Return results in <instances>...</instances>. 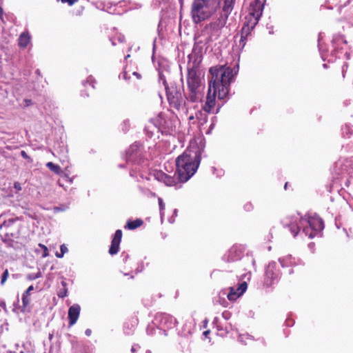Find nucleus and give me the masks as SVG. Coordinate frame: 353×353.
<instances>
[{
    "label": "nucleus",
    "mask_w": 353,
    "mask_h": 353,
    "mask_svg": "<svg viewBox=\"0 0 353 353\" xmlns=\"http://www.w3.org/2000/svg\"><path fill=\"white\" fill-rule=\"evenodd\" d=\"M279 262L282 267H285L292 263L291 256H287L283 258L279 259Z\"/></svg>",
    "instance_id": "nucleus-25"
},
{
    "label": "nucleus",
    "mask_w": 353,
    "mask_h": 353,
    "mask_svg": "<svg viewBox=\"0 0 353 353\" xmlns=\"http://www.w3.org/2000/svg\"><path fill=\"white\" fill-rule=\"evenodd\" d=\"M46 167L57 174L60 175L63 173L61 167L59 165L54 164L52 162H48L46 163Z\"/></svg>",
    "instance_id": "nucleus-24"
},
{
    "label": "nucleus",
    "mask_w": 353,
    "mask_h": 353,
    "mask_svg": "<svg viewBox=\"0 0 353 353\" xmlns=\"http://www.w3.org/2000/svg\"><path fill=\"white\" fill-rule=\"evenodd\" d=\"M154 177L158 181L165 183L167 186H174L181 182V181H179V175L176 172L174 176H170L162 171H158L155 172Z\"/></svg>",
    "instance_id": "nucleus-13"
},
{
    "label": "nucleus",
    "mask_w": 353,
    "mask_h": 353,
    "mask_svg": "<svg viewBox=\"0 0 353 353\" xmlns=\"http://www.w3.org/2000/svg\"><path fill=\"white\" fill-rule=\"evenodd\" d=\"M341 42L343 43H347V41L341 36H337V37L333 38V39L332 41V46L334 48V52L338 53L337 52V50L336 49L335 44L341 43Z\"/></svg>",
    "instance_id": "nucleus-26"
},
{
    "label": "nucleus",
    "mask_w": 353,
    "mask_h": 353,
    "mask_svg": "<svg viewBox=\"0 0 353 353\" xmlns=\"http://www.w3.org/2000/svg\"><path fill=\"white\" fill-rule=\"evenodd\" d=\"M21 225H19L15 232H6L4 236L2 237V241L6 244L7 248H12L14 250H17L21 248V243L18 241H14L12 237H17L20 233Z\"/></svg>",
    "instance_id": "nucleus-11"
},
{
    "label": "nucleus",
    "mask_w": 353,
    "mask_h": 353,
    "mask_svg": "<svg viewBox=\"0 0 353 353\" xmlns=\"http://www.w3.org/2000/svg\"><path fill=\"white\" fill-rule=\"evenodd\" d=\"M201 151L199 148L185 151L176 159V173L181 183L186 182L197 170L201 162Z\"/></svg>",
    "instance_id": "nucleus-3"
},
{
    "label": "nucleus",
    "mask_w": 353,
    "mask_h": 353,
    "mask_svg": "<svg viewBox=\"0 0 353 353\" xmlns=\"http://www.w3.org/2000/svg\"><path fill=\"white\" fill-rule=\"evenodd\" d=\"M284 228H288L294 236H296L301 229L308 236L314 238L316 234L324 228V223L317 214L308 215L307 217L301 216L299 214L286 216L281 221Z\"/></svg>",
    "instance_id": "nucleus-1"
},
{
    "label": "nucleus",
    "mask_w": 353,
    "mask_h": 353,
    "mask_svg": "<svg viewBox=\"0 0 353 353\" xmlns=\"http://www.w3.org/2000/svg\"><path fill=\"white\" fill-rule=\"evenodd\" d=\"M244 339V336L240 335L239 336V341L242 343H244V339Z\"/></svg>",
    "instance_id": "nucleus-47"
},
{
    "label": "nucleus",
    "mask_w": 353,
    "mask_h": 353,
    "mask_svg": "<svg viewBox=\"0 0 353 353\" xmlns=\"http://www.w3.org/2000/svg\"><path fill=\"white\" fill-rule=\"evenodd\" d=\"M36 73H37V74H40V71H39V70H36Z\"/></svg>",
    "instance_id": "nucleus-58"
},
{
    "label": "nucleus",
    "mask_w": 353,
    "mask_h": 353,
    "mask_svg": "<svg viewBox=\"0 0 353 353\" xmlns=\"http://www.w3.org/2000/svg\"><path fill=\"white\" fill-rule=\"evenodd\" d=\"M248 285L245 282L241 283L236 291L231 288L230 292L228 294V298L230 301L236 300L239 296L242 295L247 290Z\"/></svg>",
    "instance_id": "nucleus-19"
},
{
    "label": "nucleus",
    "mask_w": 353,
    "mask_h": 353,
    "mask_svg": "<svg viewBox=\"0 0 353 353\" xmlns=\"http://www.w3.org/2000/svg\"><path fill=\"white\" fill-rule=\"evenodd\" d=\"M170 105L177 110H185V101L182 97L181 87L175 83L171 82L165 88Z\"/></svg>",
    "instance_id": "nucleus-9"
},
{
    "label": "nucleus",
    "mask_w": 353,
    "mask_h": 353,
    "mask_svg": "<svg viewBox=\"0 0 353 353\" xmlns=\"http://www.w3.org/2000/svg\"><path fill=\"white\" fill-rule=\"evenodd\" d=\"M24 101H25L26 105H30L32 104V101L30 99H25Z\"/></svg>",
    "instance_id": "nucleus-49"
},
{
    "label": "nucleus",
    "mask_w": 353,
    "mask_h": 353,
    "mask_svg": "<svg viewBox=\"0 0 353 353\" xmlns=\"http://www.w3.org/2000/svg\"><path fill=\"white\" fill-rule=\"evenodd\" d=\"M20 153H21V156L23 158L28 159L30 163L32 162V159L28 155V154L26 153V151L21 150Z\"/></svg>",
    "instance_id": "nucleus-36"
},
{
    "label": "nucleus",
    "mask_w": 353,
    "mask_h": 353,
    "mask_svg": "<svg viewBox=\"0 0 353 353\" xmlns=\"http://www.w3.org/2000/svg\"><path fill=\"white\" fill-rule=\"evenodd\" d=\"M80 311L81 307L78 304H74L70 307L68 310V319L70 326H72L77 323L80 314Z\"/></svg>",
    "instance_id": "nucleus-18"
},
{
    "label": "nucleus",
    "mask_w": 353,
    "mask_h": 353,
    "mask_svg": "<svg viewBox=\"0 0 353 353\" xmlns=\"http://www.w3.org/2000/svg\"><path fill=\"white\" fill-rule=\"evenodd\" d=\"M39 247H41V248H43V250H44V254H43V256H48V250L47 247H46V245H43V244H41V243H40V244H39Z\"/></svg>",
    "instance_id": "nucleus-39"
},
{
    "label": "nucleus",
    "mask_w": 353,
    "mask_h": 353,
    "mask_svg": "<svg viewBox=\"0 0 353 353\" xmlns=\"http://www.w3.org/2000/svg\"><path fill=\"white\" fill-rule=\"evenodd\" d=\"M63 3H68L69 5H72L76 1V0H60Z\"/></svg>",
    "instance_id": "nucleus-43"
},
{
    "label": "nucleus",
    "mask_w": 353,
    "mask_h": 353,
    "mask_svg": "<svg viewBox=\"0 0 353 353\" xmlns=\"http://www.w3.org/2000/svg\"><path fill=\"white\" fill-rule=\"evenodd\" d=\"M116 40H117L119 43H122L125 40V37L123 35L119 34L117 37H114V39H111L112 46L116 45Z\"/></svg>",
    "instance_id": "nucleus-30"
},
{
    "label": "nucleus",
    "mask_w": 353,
    "mask_h": 353,
    "mask_svg": "<svg viewBox=\"0 0 353 353\" xmlns=\"http://www.w3.org/2000/svg\"><path fill=\"white\" fill-rule=\"evenodd\" d=\"M125 159L128 164H132L130 175L132 177H137V173L143 178L141 173L140 163L141 161V151L140 145L137 143L132 144L126 151Z\"/></svg>",
    "instance_id": "nucleus-8"
},
{
    "label": "nucleus",
    "mask_w": 353,
    "mask_h": 353,
    "mask_svg": "<svg viewBox=\"0 0 353 353\" xmlns=\"http://www.w3.org/2000/svg\"><path fill=\"white\" fill-rule=\"evenodd\" d=\"M31 37L28 32H22L18 39V44L20 48H25L30 41Z\"/></svg>",
    "instance_id": "nucleus-22"
},
{
    "label": "nucleus",
    "mask_w": 353,
    "mask_h": 353,
    "mask_svg": "<svg viewBox=\"0 0 353 353\" xmlns=\"http://www.w3.org/2000/svg\"><path fill=\"white\" fill-rule=\"evenodd\" d=\"M94 79L92 78V77H91V76H90V77H89L88 78V80H87L86 81H84V82L83 83V86H85H85H86V84H89L90 86H92V88H94Z\"/></svg>",
    "instance_id": "nucleus-32"
},
{
    "label": "nucleus",
    "mask_w": 353,
    "mask_h": 353,
    "mask_svg": "<svg viewBox=\"0 0 353 353\" xmlns=\"http://www.w3.org/2000/svg\"><path fill=\"white\" fill-rule=\"evenodd\" d=\"M158 202H159V205L161 219V221H163V216L164 215L165 204L163 203V199L160 197L158 199Z\"/></svg>",
    "instance_id": "nucleus-28"
},
{
    "label": "nucleus",
    "mask_w": 353,
    "mask_h": 353,
    "mask_svg": "<svg viewBox=\"0 0 353 353\" xmlns=\"http://www.w3.org/2000/svg\"><path fill=\"white\" fill-rule=\"evenodd\" d=\"M125 332L127 333L128 334H130V332H127L125 330Z\"/></svg>",
    "instance_id": "nucleus-63"
},
{
    "label": "nucleus",
    "mask_w": 353,
    "mask_h": 353,
    "mask_svg": "<svg viewBox=\"0 0 353 353\" xmlns=\"http://www.w3.org/2000/svg\"><path fill=\"white\" fill-rule=\"evenodd\" d=\"M63 255H64V254H63V253H61H61H59V252H57V253H56V256H57V258H62V257L63 256Z\"/></svg>",
    "instance_id": "nucleus-50"
},
{
    "label": "nucleus",
    "mask_w": 353,
    "mask_h": 353,
    "mask_svg": "<svg viewBox=\"0 0 353 353\" xmlns=\"http://www.w3.org/2000/svg\"><path fill=\"white\" fill-rule=\"evenodd\" d=\"M191 334V331L190 330H188L187 334H184L183 336H188V335H190Z\"/></svg>",
    "instance_id": "nucleus-54"
},
{
    "label": "nucleus",
    "mask_w": 353,
    "mask_h": 353,
    "mask_svg": "<svg viewBox=\"0 0 353 353\" xmlns=\"http://www.w3.org/2000/svg\"><path fill=\"white\" fill-rule=\"evenodd\" d=\"M323 67L324 68H327V65L326 64H323Z\"/></svg>",
    "instance_id": "nucleus-64"
},
{
    "label": "nucleus",
    "mask_w": 353,
    "mask_h": 353,
    "mask_svg": "<svg viewBox=\"0 0 353 353\" xmlns=\"http://www.w3.org/2000/svg\"><path fill=\"white\" fill-rule=\"evenodd\" d=\"M285 323L287 326H292L294 323L293 321L291 319H287L285 321Z\"/></svg>",
    "instance_id": "nucleus-45"
},
{
    "label": "nucleus",
    "mask_w": 353,
    "mask_h": 353,
    "mask_svg": "<svg viewBox=\"0 0 353 353\" xmlns=\"http://www.w3.org/2000/svg\"><path fill=\"white\" fill-rule=\"evenodd\" d=\"M188 62L187 65L188 72H202L200 70L201 57L196 53L188 55Z\"/></svg>",
    "instance_id": "nucleus-14"
},
{
    "label": "nucleus",
    "mask_w": 353,
    "mask_h": 353,
    "mask_svg": "<svg viewBox=\"0 0 353 353\" xmlns=\"http://www.w3.org/2000/svg\"><path fill=\"white\" fill-rule=\"evenodd\" d=\"M238 68L239 66L236 65ZM238 69L235 70L233 68L225 67L223 65L212 67L210 69L212 74V79L209 82L210 91L214 90L217 92V97L220 100H224L228 98L230 92V86L234 79Z\"/></svg>",
    "instance_id": "nucleus-2"
},
{
    "label": "nucleus",
    "mask_w": 353,
    "mask_h": 353,
    "mask_svg": "<svg viewBox=\"0 0 353 353\" xmlns=\"http://www.w3.org/2000/svg\"><path fill=\"white\" fill-rule=\"evenodd\" d=\"M236 0H223V3L216 9L212 20L205 25L204 30L207 31L212 39L214 36L218 37L222 28L225 26L228 17L234 9Z\"/></svg>",
    "instance_id": "nucleus-4"
},
{
    "label": "nucleus",
    "mask_w": 353,
    "mask_h": 353,
    "mask_svg": "<svg viewBox=\"0 0 353 353\" xmlns=\"http://www.w3.org/2000/svg\"><path fill=\"white\" fill-rule=\"evenodd\" d=\"M208 331L204 332V334H208Z\"/></svg>",
    "instance_id": "nucleus-62"
},
{
    "label": "nucleus",
    "mask_w": 353,
    "mask_h": 353,
    "mask_svg": "<svg viewBox=\"0 0 353 353\" xmlns=\"http://www.w3.org/2000/svg\"><path fill=\"white\" fill-rule=\"evenodd\" d=\"M139 189L140 192L144 195H148L149 194H152V192L148 188H144L141 186H139Z\"/></svg>",
    "instance_id": "nucleus-35"
},
{
    "label": "nucleus",
    "mask_w": 353,
    "mask_h": 353,
    "mask_svg": "<svg viewBox=\"0 0 353 353\" xmlns=\"http://www.w3.org/2000/svg\"><path fill=\"white\" fill-rule=\"evenodd\" d=\"M352 1H353V0H348V1H347V3H352Z\"/></svg>",
    "instance_id": "nucleus-60"
},
{
    "label": "nucleus",
    "mask_w": 353,
    "mask_h": 353,
    "mask_svg": "<svg viewBox=\"0 0 353 353\" xmlns=\"http://www.w3.org/2000/svg\"><path fill=\"white\" fill-rule=\"evenodd\" d=\"M121 257L122 258L123 262H126L129 256L127 253L123 252L121 253Z\"/></svg>",
    "instance_id": "nucleus-41"
},
{
    "label": "nucleus",
    "mask_w": 353,
    "mask_h": 353,
    "mask_svg": "<svg viewBox=\"0 0 353 353\" xmlns=\"http://www.w3.org/2000/svg\"><path fill=\"white\" fill-rule=\"evenodd\" d=\"M41 276V272H38L36 274H30L28 275V280H35L38 278H40Z\"/></svg>",
    "instance_id": "nucleus-31"
},
{
    "label": "nucleus",
    "mask_w": 353,
    "mask_h": 353,
    "mask_svg": "<svg viewBox=\"0 0 353 353\" xmlns=\"http://www.w3.org/2000/svg\"><path fill=\"white\" fill-rule=\"evenodd\" d=\"M9 276V273H8V270H6L2 276H1V285H3L4 283L6 282V281L7 280L8 277Z\"/></svg>",
    "instance_id": "nucleus-34"
},
{
    "label": "nucleus",
    "mask_w": 353,
    "mask_h": 353,
    "mask_svg": "<svg viewBox=\"0 0 353 353\" xmlns=\"http://www.w3.org/2000/svg\"><path fill=\"white\" fill-rule=\"evenodd\" d=\"M60 250L61 252L63 253V254L68 251L67 247L64 244L61 245Z\"/></svg>",
    "instance_id": "nucleus-40"
},
{
    "label": "nucleus",
    "mask_w": 353,
    "mask_h": 353,
    "mask_svg": "<svg viewBox=\"0 0 353 353\" xmlns=\"http://www.w3.org/2000/svg\"><path fill=\"white\" fill-rule=\"evenodd\" d=\"M130 57V54H128L127 56L125 57V59H127L128 58H129Z\"/></svg>",
    "instance_id": "nucleus-59"
},
{
    "label": "nucleus",
    "mask_w": 353,
    "mask_h": 353,
    "mask_svg": "<svg viewBox=\"0 0 353 353\" xmlns=\"http://www.w3.org/2000/svg\"><path fill=\"white\" fill-rule=\"evenodd\" d=\"M123 77L125 79H127L128 78V74H127V72H123Z\"/></svg>",
    "instance_id": "nucleus-52"
},
{
    "label": "nucleus",
    "mask_w": 353,
    "mask_h": 353,
    "mask_svg": "<svg viewBox=\"0 0 353 353\" xmlns=\"http://www.w3.org/2000/svg\"><path fill=\"white\" fill-rule=\"evenodd\" d=\"M159 83H162V84L164 85L165 88L170 85V83H168L167 82L165 77L161 72H159Z\"/></svg>",
    "instance_id": "nucleus-29"
},
{
    "label": "nucleus",
    "mask_w": 353,
    "mask_h": 353,
    "mask_svg": "<svg viewBox=\"0 0 353 353\" xmlns=\"http://www.w3.org/2000/svg\"><path fill=\"white\" fill-rule=\"evenodd\" d=\"M202 72H188V93L186 99L191 102H196L201 98Z\"/></svg>",
    "instance_id": "nucleus-7"
},
{
    "label": "nucleus",
    "mask_w": 353,
    "mask_h": 353,
    "mask_svg": "<svg viewBox=\"0 0 353 353\" xmlns=\"http://www.w3.org/2000/svg\"><path fill=\"white\" fill-rule=\"evenodd\" d=\"M139 348H140L139 345H134L132 346L131 352L132 353L135 352Z\"/></svg>",
    "instance_id": "nucleus-44"
},
{
    "label": "nucleus",
    "mask_w": 353,
    "mask_h": 353,
    "mask_svg": "<svg viewBox=\"0 0 353 353\" xmlns=\"http://www.w3.org/2000/svg\"><path fill=\"white\" fill-rule=\"evenodd\" d=\"M265 0H254L250 3L249 14L245 18V22L241 29L240 43L244 46L245 41L247 39L250 31L252 30L258 23L263 11Z\"/></svg>",
    "instance_id": "nucleus-6"
},
{
    "label": "nucleus",
    "mask_w": 353,
    "mask_h": 353,
    "mask_svg": "<svg viewBox=\"0 0 353 353\" xmlns=\"http://www.w3.org/2000/svg\"><path fill=\"white\" fill-rule=\"evenodd\" d=\"M157 330H158L157 326L152 323L151 325H148L146 328V332L149 335H154L155 334Z\"/></svg>",
    "instance_id": "nucleus-27"
},
{
    "label": "nucleus",
    "mask_w": 353,
    "mask_h": 353,
    "mask_svg": "<svg viewBox=\"0 0 353 353\" xmlns=\"http://www.w3.org/2000/svg\"><path fill=\"white\" fill-rule=\"evenodd\" d=\"M14 188L17 190V191H21L22 188H21V185L19 182L18 181H16L14 183Z\"/></svg>",
    "instance_id": "nucleus-38"
},
{
    "label": "nucleus",
    "mask_w": 353,
    "mask_h": 353,
    "mask_svg": "<svg viewBox=\"0 0 353 353\" xmlns=\"http://www.w3.org/2000/svg\"><path fill=\"white\" fill-rule=\"evenodd\" d=\"M122 238V231L121 230H117L114 235V237L112 240L111 245L109 249V254L110 255H114L118 253L119 250V245Z\"/></svg>",
    "instance_id": "nucleus-17"
},
{
    "label": "nucleus",
    "mask_w": 353,
    "mask_h": 353,
    "mask_svg": "<svg viewBox=\"0 0 353 353\" xmlns=\"http://www.w3.org/2000/svg\"><path fill=\"white\" fill-rule=\"evenodd\" d=\"M66 177L69 179V181H70V183H72V179H69V177H68V176H66Z\"/></svg>",
    "instance_id": "nucleus-61"
},
{
    "label": "nucleus",
    "mask_w": 353,
    "mask_h": 353,
    "mask_svg": "<svg viewBox=\"0 0 353 353\" xmlns=\"http://www.w3.org/2000/svg\"><path fill=\"white\" fill-rule=\"evenodd\" d=\"M177 323L174 316L163 312L156 314L153 320V323L157 326L159 332H162L165 336H167L166 330L174 327Z\"/></svg>",
    "instance_id": "nucleus-10"
},
{
    "label": "nucleus",
    "mask_w": 353,
    "mask_h": 353,
    "mask_svg": "<svg viewBox=\"0 0 353 353\" xmlns=\"http://www.w3.org/2000/svg\"><path fill=\"white\" fill-rule=\"evenodd\" d=\"M33 290H34L33 285H30L28 288V289L22 294V303H23V306L21 308L22 312H24L26 311V307L30 303V299H29L30 293Z\"/></svg>",
    "instance_id": "nucleus-21"
},
{
    "label": "nucleus",
    "mask_w": 353,
    "mask_h": 353,
    "mask_svg": "<svg viewBox=\"0 0 353 353\" xmlns=\"http://www.w3.org/2000/svg\"><path fill=\"white\" fill-rule=\"evenodd\" d=\"M67 294H68V289L67 288H63V291H61L58 293L59 297H61V298H63V297L66 296Z\"/></svg>",
    "instance_id": "nucleus-37"
},
{
    "label": "nucleus",
    "mask_w": 353,
    "mask_h": 353,
    "mask_svg": "<svg viewBox=\"0 0 353 353\" xmlns=\"http://www.w3.org/2000/svg\"><path fill=\"white\" fill-rule=\"evenodd\" d=\"M222 3L223 0H193L190 11L192 21L198 24L209 19Z\"/></svg>",
    "instance_id": "nucleus-5"
},
{
    "label": "nucleus",
    "mask_w": 353,
    "mask_h": 353,
    "mask_svg": "<svg viewBox=\"0 0 353 353\" xmlns=\"http://www.w3.org/2000/svg\"><path fill=\"white\" fill-rule=\"evenodd\" d=\"M92 334V330L90 329H87L85 331V334L87 336H90Z\"/></svg>",
    "instance_id": "nucleus-46"
},
{
    "label": "nucleus",
    "mask_w": 353,
    "mask_h": 353,
    "mask_svg": "<svg viewBox=\"0 0 353 353\" xmlns=\"http://www.w3.org/2000/svg\"><path fill=\"white\" fill-rule=\"evenodd\" d=\"M244 252L245 248L243 245H233L228 251V261H234L241 259Z\"/></svg>",
    "instance_id": "nucleus-16"
},
{
    "label": "nucleus",
    "mask_w": 353,
    "mask_h": 353,
    "mask_svg": "<svg viewBox=\"0 0 353 353\" xmlns=\"http://www.w3.org/2000/svg\"><path fill=\"white\" fill-rule=\"evenodd\" d=\"M132 74L133 75L136 76L138 79H139L141 77V75L137 72H134Z\"/></svg>",
    "instance_id": "nucleus-51"
},
{
    "label": "nucleus",
    "mask_w": 353,
    "mask_h": 353,
    "mask_svg": "<svg viewBox=\"0 0 353 353\" xmlns=\"http://www.w3.org/2000/svg\"><path fill=\"white\" fill-rule=\"evenodd\" d=\"M279 276V271L276 269L274 261L269 263L266 268L264 283L267 286L272 285Z\"/></svg>",
    "instance_id": "nucleus-12"
},
{
    "label": "nucleus",
    "mask_w": 353,
    "mask_h": 353,
    "mask_svg": "<svg viewBox=\"0 0 353 353\" xmlns=\"http://www.w3.org/2000/svg\"><path fill=\"white\" fill-rule=\"evenodd\" d=\"M63 209L61 208V207H54V212H59V211H63Z\"/></svg>",
    "instance_id": "nucleus-48"
},
{
    "label": "nucleus",
    "mask_w": 353,
    "mask_h": 353,
    "mask_svg": "<svg viewBox=\"0 0 353 353\" xmlns=\"http://www.w3.org/2000/svg\"><path fill=\"white\" fill-rule=\"evenodd\" d=\"M319 51L321 52V50H322L321 46L319 43Z\"/></svg>",
    "instance_id": "nucleus-56"
},
{
    "label": "nucleus",
    "mask_w": 353,
    "mask_h": 353,
    "mask_svg": "<svg viewBox=\"0 0 353 353\" xmlns=\"http://www.w3.org/2000/svg\"><path fill=\"white\" fill-rule=\"evenodd\" d=\"M143 223V221L140 219H137L134 221H128L125 228L128 230H134L140 227Z\"/></svg>",
    "instance_id": "nucleus-23"
},
{
    "label": "nucleus",
    "mask_w": 353,
    "mask_h": 353,
    "mask_svg": "<svg viewBox=\"0 0 353 353\" xmlns=\"http://www.w3.org/2000/svg\"><path fill=\"white\" fill-rule=\"evenodd\" d=\"M129 128H130V121L128 120L123 121V122L122 123V130L124 132H126L128 131Z\"/></svg>",
    "instance_id": "nucleus-33"
},
{
    "label": "nucleus",
    "mask_w": 353,
    "mask_h": 353,
    "mask_svg": "<svg viewBox=\"0 0 353 353\" xmlns=\"http://www.w3.org/2000/svg\"><path fill=\"white\" fill-rule=\"evenodd\" d=\"M61 285L63 287V288H66V283H65V281H61Z\"/></svg>",
    "instance_id": "nucleus-53"
},
{
    "label": "nucleus",
    "mask_w": 353,
    "mask_h": 353,
    "mask_svg": "<svg viewBox=\"0 0 353 353\" xmlns=\"http://www.w3.org/2000/svg\"><path fill=\"white\" fill-rule=\"evenodd\" d=\"M288 183L286 182L285 184V186H284L285 189H286L288 188Z\"/></svg>",
    "instance_id": "nucleus-57"
},
{
    "label": "nucleus",
    "mask_w": 353,
    "mask_h": 353,
    "mask_svg": "<svg viewBox=\"0 0 353 353\" xmlns=\"http://www.w3.org/2000/svg\"><path fill=\"white\" fill-rule=\"evenodd\" d=\"M23 216H14L10 218L3 222L2 224L0 225V230L6 229V232H15V230H12V228L15 225L17 221H23Z\"/></svg>",
    "instance_id": "nucleus-20"
},
{
    "label": "nucleus",
    "mask_w": 353,
    "mask_h": 353,
    "mask_svg": "<svg viewBox=\"0 0 353 353\" xmlns=\"http://www.w3.org/2000/svg\"><path fill=\"white\" fill-rule=\"evenodd\" d=\"M217 95V92H214V90L210 91V88H208V92L206 97V102L203 106V110L205 112L208 113H218L219 110V108L214 112V108L215 105V98Z\"/></svg>",
    "instance_id": "nucleus-15"
},
{
    "label": "nucleus",
    "mask_w": 353,
    "mask_h": 353,
    "mask_svg": "<svg viewBox=\"0 0 353 353\" xmlns=\"http://www.w3.org/2000/svg\"><path fill=\"white\" fill-rule=\"evenodd\" d=\"M53 338V334H49V339L52 340Z\"/></svg>",
    "instance_id": "nucleus-55"
},
{
    "label": "nucleus",
    "mask_w": 353,
    "mask_h": 353,
    "mask_svg": "<svg viewBox=\"0 0 353 353\" xmlns=\"http://www.w3.org/2000/svg\"><path fill=\"white\" fill-rule=\"evenodd\" d=\"M244 209L246 211H250L252 209V205L251 203H247L244 205Z\"/></svg>",
    "instance_id": "nucleus-42"
}]
</instances>
